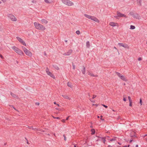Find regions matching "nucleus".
Instances as JSON below:
<instances>
[{"mask_svg":"<svg viewBox=\"0 0 147 147\" xmlns=\"http://www.w3.org/2000/svg\"><path fill=\"white\" fill-rule=\"evenodd\" d=\"M22 49L26 54L29 57H31L32 56V53L24 47H22Z\"/></svg>","mask_w":147,"mask_h":147,"instance_id":"nucleus-4","label":"nucleus"},{"mask_svg":"<svg viewBox=\"0 0 147 147\" xmlns=\"http://www.w3.org/2000/svg\"><path fill=\"white\" fill-rule=\"evenodd\" d=\"M72 52L71 51H69V52H67V53H65L63 55L65 56L69 55H70Z\"/></svg>","mask_w":147,"mask_h":147,"instance_id":"nucleus-17","label":"nucleus"},{"mask_svg":"<svg viewBox=\"0 0 147 147\" xmlns=\"http://www.w3.org/2000/svg\"><path fill=\"white\" fill-rule=\"evenodd\" d=\"M117 16H115L114 17L115 18L118 19V17H125L127 18L126 16L123 14L121 13L119 11H117Z\"/></svg>","mask_w":147,"mask_h":147,"instance_id":"nucleus-8","label":"nucleus"},{"mask_svg":"<svg viewBox=\"0 0 147 147\" xmlns=\"http://www.w3.org/2000/svg\"><path fill=\"white\" fill-rule=\"evenodd\" d=\"M3 2H5L6 1V0H1Z\"/></svg>","mask_w":147,"mask_h":147,"instance_id":"nucleus-45","label":"nucleus"},{"mask_svg":"<svg viewBox=\"0 0 147 147\" xmlns=\"http://www.w3.org/2000/svg\"><path fill=\"white\" fill-rule=\"evenodd\" d=\"M62 121L63 122H65V120L64 119H63L62 120Z\"/></svg>","mask_w":147,"mask_h":147,"instance_id":"nucleus-40","label":"nucleus"},{"mask_svg":"<svg viewBox=\"0 0 147 147\" xmlns=\"http://www.w3.org/2000/svg\"><path fill=\"white\" fill-rule=\"evenodd\" d=\"M110 140L111 141H113L115 140L113 139H112Z\"/></svg>","mask_w":147,"mask_h":147,"instance_id":"nucleus-42","label":"nucleus"},{"mask_svg":"<svg viewBox=\"0 0 147 147\" xmlns=\"http://www.w3.org/2000/svg\"><path fill=\"white\" fill-rule=\"evenodd\" d=\"M92 133L91 134H94L95 133V131L94 129H92L91 130Z\"/></svg>","mask_w":147,"mask_h":147,"instance_id":"nucleus-25","label":"nucleus"},{"mask_svg":"<svg viewBox=\"0 0 147 147\" xmlns=\"http://www.w3.org/2000/svg\"><path fill=\"white\" fill-rule=\"evenodd\" d=\"M135 28V27L133 25H131L130 27V29H134Z\"/></svg>","mask_w":147,"mask_h":147,"instance_id":"nucleus-23","label":"nucleus"},{"mask_svg":"<svg viewBox=\"0 0 147 147\" xmlns=\"http://www.w3.org/2000/svg\"><path fill=\"white\" fill-rule=\"evenodd\" d=\"M128 98L129 102V106L130 107H131L132 105V101L130 97L129 96L128 97Z\"/></svg>","mask_w":147,"mask_h":147,"instance_id":"nucleus-15","label":"nucleus"},{"mask_svg":"<svg viewBox=\"0 0 147 147\" xmlns=\"http://www.w3.org/2000/svg\"><path fill=\"white\" fill-rule=\"evenodd\" d=\"M59 69L58 67H57V69Z\"/></svg>","mask_w":147,"mask_h":147,"instance_id":"nucleus-57","label":"nucleus"},{"mask_svg":"<svg viewBox=\"0 0 147 147\" xmlns=\"http://www.w3.org/2000/svg\"><path fill=\"white\" fill-rule=\"evenodd\" d=\"M13 109H14L15 110H16V111H17L16 109L15 108H14V107H13ZM17 111H18L17 110Z\"/></svg>","mask_w":147,"mask_h":147,"instance_id":"nucleus-50","label":"nucleus"},{"mask_svg":"<svg viewBox=\"0 0 147 147\" xmlns=\"http://www.w3.org/2000/svg\"><path fill=\"white\" fill-rule=\"evenodd\" d=\"M90 100V101H91V102H95L94 101H92L91 100Z\"/></svg>","mask_w":147,"mask_h":147,"instance_id":"nucleus-47","label":"nucleus"},{"mask_svg":"<svg viewBox=\"0 0 147 147\" xmlns=\"http://www.w3.org/2000/svg\"><path fill=\"white\" fill-rule=\"evenodd\" d=\"M16 52L20 55H24L23 52L18 48Z\"/></svg>","mask_w":147,"mask_h":147,"instance_id":"nucleus-13","label":"nucleus"},{"mask_svg":"<svg viewBox=\"0 0 147 147\" xmlns=\"http://www.w3.org/2000/svg\"><path fill=\"white\" fill-rule=\"evenodd\" d=\"M119 147H121L119 146Z\"/></svg>","mask_w":147,"mask_h":147,"instance_id":"nucleus-62","label":"nucleus"},{"mask_svg":"<svg viewBox=\"0 0 147 147\" xmlns=\"http://www.w3.org/2000/svg\"><path fill=\"white\" fill-rule=\"evenodd\" d=\"M57 105L58 106V107H59V104H57Z\"/></svg>","mask_w":147,"mask_h":147,"instance_id":"nucleus-46","label":"nucleus"},{"mask_svg":"<svg viewBox=\"0 0 147 147\" xmlns=\"http://www.w3.org/2000/svg\"><path fill=\"white\" fill-rule=\"evenodd\" d=\"M97 117H98V118H99V116H97Z\"/></svg>","mask_w":147,"mask_h":147,"instance_id":"nucleus-53","label":"nucleus"},{"mask_svg":"<svg viewBox=\"0 0 147 147\" xmlns=\"http://www.w3.org/2000/svg\"><path fill=\"white\" fill-rule=\"evenodd\" d=\"M63 136L64 137L65 140L66 141V138L65 136L64 135H63Z\"/></svg>","mask_w":147,"mask_h":147,"instance_id":"nucleus-35","label":"nucleus"},{"mask_svg":"<svg viewBox=\"0 0 147 147\" xmlns=\"http://www.w3.org/2000/svg\"><path fill=\"white\" fill-rule=\"evenodd\" d=\"M41 21L42 24H47L48 22L47 20L45 19H42Z\"/></svg>","mask_w":147,"mask_h":147,"instance_id":"nucleus-14","label":"nucleus"},{"mask_svg":"<svg viewBox=\"0 0 147 147\" xmlns=\"http://www.w3.org/2000/svg\"><path fill=\"white\" fill-rule=\"evenodd\" d=\"M88 75H90L91 76H93V77H96L97 76L96 75H95L94 74H93V73L91 72H88Z\"/></svg>","mask_w":147,"mask_h":147,"instance_id":"nucleus-18","label":"nucleus"},{"mask_svg":"<svg viewBox=\"0 0 147 147\" xmlns=\"http://www.w3.org/2000/svg\"><path fill=\"white\" fill-rule=\"evenodd\" d=\"M11 96H12L13 97H15L16 98H17V96H16V95H15V94H14L13 93H11Z\"/></svg>","mask_w":147,"mask_h":147,"instance_id":"nucleus-22","label":"nucleus"},{"mask_svg":"<svg viewBox=\"0 0 147 147\" xmlns=\"http://www.w3.org/2000/svg\"><path fill=\"white\" fill-rule=\"evenodd\" d=\"M146 45H147V41L146 42Z\"/></svg>","mask_w":147,"mask_h":147,"instance_id":"nucleus-56","label":"nucleus"},{"mask_svg":"<svg viewBox=\"0 0 147 147\" xmlns=\"http://www.w3.org/2000/svg\"><path fill=\"white\" fill-rule=\"evenodd\" d=\"M62 2L64 4L69 6H71L74 5V3L70 0H61Z\"/></svg>","mask_w":147,"mask_h":147,"instance_id":"nucleus-3","label":"nucleus"},{"mask_svg":"<svg viewBox=\"0 0 147 147\" xmlns=\"http://www.w3.org/2000/svg\"><path fill=\"white\" fill-rule=\"evenodd\" d=\"M69 116H68V117L66 118V120H68V119H69Z\"/></svg>","mask_w":147,"mask_h":147,"instance_id":"nucleus-43","label":"nucleus"},{"mask_svg":"<svg viewBox=\"0 0 147 147\" xmlns=\"http://www.w3.org/2000/svg\"><path fill=\"white\" fill-rule=\"evenodd\" d=\"M1 2L0 1V4L1 3Z\"/></svg>","mask_w":147,"mask_h":147,"instance_id":"nucleus-55","label":"nucleus"},{"mask_svg":"<svg viewBox=\"0 0 147 147\" xmlns=\"http://www.w3.org/2000/svg\"><path fill=\"white\" fill-rule=\"evenodd\" d=\"M86 46L87 47L89 48L90 46V42L89 41H87L86 43Z\"/></svg>","mask_w":147,"mask_h":147,"instance_id":"nucleus-21","label":"nucleus"},{"mask_svg":"<svg viewBox=\"0 0 147 147\" xmlns=\"http://www.w3.org/2000/svg\"><path fill=\"white\" fill-rule=\"evenodd\" d=\"M67 86L70 87L71 88L72 87V85H71V83L69 82H68L67 83Z\"/></svg>","mask_w":147,"mask_h":147,"instance_id":"nucleus-24","label":"nucleus"},{"mask_svg":"<svg viewBox=\"0 0 147 147\" xmlns=\"http://www.w3.org/2000/svg\"><path fill=\"white\" fill-rule=\"evenodd\" d=\"M102 105L103 106H104V107H105V108H106L108 107L107 106L105 105Z\"/></svg>","mask_w":147,"mask_h":147,"instance_id":"nucleus-34","label":"nucleus"},{"mask_svg":"<svg viewBox=\"0 0 147 147\" xmlns=\"http://www.w3.org/2000/svg\"><path fill=\"white\" fill-rule=\"evenodd\" d=\"M136 147H138V145H136Z\"/></svg>","mask_w":147,"mask_h":147,"instance_id":"nucleus-52","label":"nucleus"},{"mask_svg":"<svg viewBox=\"0 0 147 147\" xmlns=\"http://www.w3.org/2000/svg\"><path fill=\"white\" fill-rule=\"evenodd\" d=\"M129 14L134 18L138 20L141 19V17L137 13H135L133 12H131Z\"/></svg>","mask_w":147,"mask_h":147,"instance_id":"nucleus-7","label":"nucleus"},{"mask_svg":"<svg viewBox=\"0 0 147 147\" xmlns=\"http://www.w3.org/2000/svg\"><path fill=\"white\" fill-rule=\"evenodd\" d=\"M7 16L8 18L12 21L16 22L17 20V18L16 17L13 15L11 14H8Z\"/></svg>","mask_w":147,"mask_h":147,"instance_id":"nucleus-5","label":"nucleus"},{"mask_svg":"<svg viewBox=\"0 0 147 147\" xmlns=\"http://www.w3.org/2000/svg\"><path fill=\"white\" fill-rule=\"evenodd\" d=\"M12 49L14 51L16 52L17 51V50L18 49V48L16 47H12Z\"/></svg>","mask_w":147,"mask_h":147,"instance_id":"nucleus-20","label":"nucleus"},{"mask_svg":"<svg viewBox=\"0 0 147 147\" xmlns=\"http://www.w3.org/2000/svg\"><path fill=\"white\" fill-rule=\"evenodd\" d=\"M140 104L141 105H142V100L141 99H140Z\"/></svg>","mask_w":147,"mask_h":147,"instance_id":"nucleus-31","label":"nucleus"},{"mask_svg":"<svg viewBox=\"0 0 147 147\" xmlns=\"http://www.w3.org/2000/svg\"><path fill=\"white\" fill-rule=\"evenodd\" d=\"M0 57L2 58V59H3V57L1 55H0Z\"/></svg>","mask_w":147,"mask_h":147,"instance_id":"nucleus-39","label":"nucleus"},{"mask_svg":"<svg viewBox=\"0 0 147 147\" xmlns=\"http://www.w3.org/2000/svg\"><path fill=\"white\" fill-rule=\"evenodd\" d=\"M82 73L83 74H85V68L84 67H83L82 68Z\"/></svg>","mask_w":147,"mask_h":147,"instance_id":"nucleus-19","label":"nucleus"},{"mask_svg":"<svg viewBox=\"0 0 147 147\" xmlns=\"http://www.w3.org/2000/svg\"><path fill=\"white\" fill-rule=\"evenodd\" d=\"M84 16L87 18L92 20L97 23L99 22V20L96 17L86 14H84Z\"/></svg>","mask_w":147,"mask_h":147,"instance_id":"nucleus-2","label":"nucleus"},{"mask_svg":"<svg viewBox=\"0 0 147 147\" xmlns=\"http://www.w3.org/2000/svg\"><path fill=\"white\" fill-rule=\"evenodd\" d=\"M45 3H51V2L49 1V0H45Z\"/></svg>","mask_w":147,"mask_h":147,"instance_id":"nucleus-28","label":"nucleus"},{"mask_svg":"<svg viewBox=\"0 0 147 147\" xmlns=\"http://www.w3.org/2000/svg\"><path fill=\"white\" fill-rule=\"evenodd\" d=\"M54 103L55 104V105H57V103L56 102H54Z\"/></svg>","mask_w":147,"mask_h":147,"instance_id":"nucleus-48","label":"nucleus"},{"mask_svg":"<svg viewBox=\"0 0 147 147\" xmlns=\"http://www.w3.org/2000/svg\"><path fill=\"white\" fill-rule=\"evenodd\" d=\"M123 147H127V146H125Z\"/></svg>","mask_w":147,"mask_h":147,"instance_id":"nucleus-54","label":"nucleus"},{"mask_svg":"<svg viewBox=\"0 0 147 147\" xmlns=\"http://www.w3.org/2000/svg\"><path fill=\"white\" fill-rule=\"evenodd\" d=\"M96 95H93V97H92V98L93 99L95 98L96 97Z\"/></svg>","mask_w":147,"mask_h":147,"instance_id":"nucleus-32","label":"nucleus"},{"mask_svg":"<svg viewBox=\"0 0 147 147\" xmlns=\"http://www.w3.org/2000/svg\"><path fill=\"white\" fill-rule=\"evenodd\" d=\"M53 117L54 119H59V117H54V116H53Z\"/></svg>","mask_w":147,"mask_h":147,"instance_id":"nucleus-37","label":"nucleus"},{"mask_svg":"<svg viewBox=\"0 0 147 147\" xmlns=\"http://www.w3.org/2000/svg\"><path fill=\"white\" fill-rule=\"evenodd\" d=\"M76 33L78 35L80 34V31L79 30H77V31H76Z\"/></svg>","mask_w":147,"mask_h":147,"instance_id":"nucleus-27","label":"nucleus"},{"mask_svg":"<svg viewBox=\"0 0 147 147\" xmlns=\"http://www.w3.org/2000/svg\"><path fill=\"white\" fill-rule=\"evenodd\" d=\"M35 104L36 105H39V104H40V103H39L38 102H36V103H35Z\"/></svg>","mask_w":147,"mask_h":147,"instance_id":"nucleus-33","label":"nucleus"},{"mask_svg":"<svg viewBox=\"0 0 147 147\" xmlns=\"http://www.w3.org/2000/svg\"><path fill=\"white\" fill-rule=\"evenodd\" d=\"M132 142V140H131L130 141V142Z\"/></svg>","mask_w":147,"mask_h":147,"instance_id":"nucleus-58","label":"nucleus"},{"mask_svg":"<svg viewBox=\"0 0 147 147\" xmlns=\"http://www.w3.org/2000/svg\"><path fill=\"white\" fill-rule=\"evenodd\" d=\"M73 69H75L76 68V67L75 65L74 64H73Z\"/></svg>","mask_w":147,"mask_h":147,"instance_id":"nucleus-29","label":"nucleus"},{"mask_svg":"<svg viewBox=\"0 0 147 147\" xmlns=\"http://www.w3.org/2000/svg\"><path fill=\"white\" fill-rule=\"evenodd\" d=\"M138 60L139 61H141L142 60V58L141 57H139L138 58Z\"/></svg>","mask_w":147,"mask_h":147,"instance_id":"nucleus-36","label":"nucleus"},{"mask_svg":"<svg viewBox=\"0 0 147 147\" xmlns=\"http://www.w3.org/2000/svg\"><path fill=\"white\" fill-rule=\"evenodd\" d=\"M123 100L124 101H126V98H125L124 97H123Z\"/></svg>","mask_w":147,"mask_h":147,"instance_id":"nucleus-38","label":"nucleus"},{"mask_svg":"<svg viewBox=\"0 0 147 147\" xmlns=\"http://www.w3.org/2000/svg\"><path fill=\"white\" fill-rule=\"evenodd\" d=\"M109 147H112V146H110V145H109Z\"/></svg>","mask_w":147,"mask_h":147,"instance_id":"nucleus-49","label":"nucleus"},{"mask_svg":"<svg viewBox=\"0 0 147 147\" xmlns=\"http://www.w3.org/2000/svg\"><path fill=\"white\" fill-rule=\"evenodd\" d=\"M116 74L117 76L123 81H127V80L126 78V77L125 76L121 74L118 72H117Z\"/></svg>","mask_w":147,"mask_h":147,"instance_id":"nucleus-6","label":"nucleus"},{"mask_svg":"<svg viewBox=\"0 0 147 147\" xmlns=\"http://www.w3.org/2000/svg\"><path fill=\"white\" fill-rule=\"evenodd\" d=\"M34 24L35 28L37 29L42 31L45 30L46 29L44 26L37 22H34Z\"/></svg>","mask_w":147,"mask_h":147,"instance_id":"nucleus-1","label":"nucleus"},{"mask_svg":"<svg viewBox=\"0 0 147 147\" xmlns=\"http://www.w3.org/2000/svg\"><path fill=\"white\" fill-rule=\"evenodd\" d=\"M16 39L18 40L21 44L24 46L26 45V44L24 41V40L22 39L21 38H20L19 37H17Z\"/></svg>","mask_w":147,"mask_h":147,"instance_id":"nucleus-10","label":"nucleus"},{"mask_svg":"<svg viewBox=\"0 0 147 147\" xmlns=\"http://www.w3.org/2000/svg\"><path fill=\"white\" fill-rule=\"evenodd\" d=\"M102 115H101L100 116V119L101 120H102V121H104V119H102Z\"/></svg>","mask_w":147,"mask_h":147,"instance_id":"nucleus-30","label":"nucleus"},{"mask_svg":"<svg viewBox=\"0 0 147 147\" xmlns=\"http://www.w3.org/2000/svg\"><path fill=\"white\" fill-rule=\"evenodd\" d=\"M46 71L47 74L48 75L54 79L55 78V77L54 76L53 74H52L51 72L49 71V69L48 68H47V69H46Z\"/></svg>","mask_w":147,"mask_h":147,"instance_id":"nucleus-11","label":"nucleus"},{"mask_svg":"<svg viewBox=\"0 0 147 147\" xmlns=\"http://www.w3.org/2000/svg\"><path fill=\"white\" fill-rule=\"evenodd\" d=\"M32 2L33 3H35V1H34V0H33L32 1Z\"/></svg>","mask_w":147,"mask_h":147,"instance_id":"nucleus-41","label":"nucleus"},{"mask_svg":"<svg viewBox=\"0 0 147 147\" xmlns=\"http://www.w3.org/2000/svg\"><path fill=\"white\" fill-rule=\"evenodd\" d=\"M118 45L120 47H122L125 49H129V46L125 43H118Z\"/></svg>","mask_w":147,"mask_h":147,"instance_id":"nucleus-9","label":"nucleus"},{"mask_svg":"<svg viewBox=\"0 0 147 147\" xmlns=\"http://www.w3.org/2000/svg\"><path fill=\"white\" fill-rule=\"evenodd\" d=\"M109 25L113 27H114L115 26H119V25L117 23H114L113 22H110L109 23Z\"/></svg>","mask_w":147,"mask_h":147,"instance_id":"nucleus-12","label":"nucleus"},{"mask_svg":"<svg viewBox=\"0 0 147 147\" xmlns=\"http://www.w3.org/2000/svg\"><path fill=\"white\" fill-rule=\"evenodd\" d=\"M62 96L65 98L67 99L70 100V98L67 95H62Z\"/></svg>","mask_w":147,"mask_h":147,"instance_id":"nucleus-16","label":"nucleus"},{"mask_svg":"<svg viewBox=\"0 0 147 147\" xmlns=\"http://www.w3.org/2000/svg\"><path fill=\"white\" fill-rule=\"evenodd\" d=\"M140 0L141 1V0Z\"/></svg>","mask_w":147,"mask_h":147,"instance_id":"nucleus-63","label":"nucleus"},{"mask_svg":"<svg viewBox=\"0 0 147 147\" xmlns=\"http://www.w3.org/2000/svg\"><path fill=\"white\" fill-rule=\"evenodd\" d=\"M118 144L120 145V143H118Z\"/></svg>","mask_w":147,"mask_h":147,"instance_id":"nucleus-61","label":"nucleus"},{"mask_svg":"<svg viewBox=\"0 0 147 147\" xmlns=\"http://www.w3.org/2000/svg\"><path fill=\"white\" fill-rule=\"evenodd\" d=\"M104 141V143H105V140H104V141Z\"/></svg>","mask_w":147,"mask_h":147,"instance_id":"nucleus-51","label":"nucleus"},{"mask_svg":"<svg viewBox=\"0 0 147 147\" xmlns=\"http://www.w3.org/2000/svg\"><path fill=\"white\" fill-rule=\"evenodd\" d=\"M115 49H116V48L115 47H114Z\"/></svg>","mask_w":147,"mask_h":147,"instance_id":"nucleus-60","label":"nucleus"},{"mask_svg":"<svg viewBox=\"0 0 147 147\" xmlns=\"http://www.w3.org/2000/svg\"><path fill=\"white\" fill-rule=\"evenodd\" d=\"M28 128H29L30 129H32L34 130H37V129L36 128H33L32 127H29Z\"/></svg>","mask_w":147,"mask_h":147,"instance_id":"nucleus-26","label":"nucleus"},{"mask_svg":"<svg viewBox=\"0 0 147 147\" xmlns=\"http://www.w3.org/2000/svg\"><path fill=\"white\" fill-rule=\"evenodd\" d=\"M74 147H76V146H75H75H74Z\"/></svg>","mask_w":147,"mask_h":147,"instance_id":"nucleus-59","label":"nucleus"},{"mask_svg":"<svg viewBox=\"0 0 147 147\" xmlns=\"http://www.w3.org/2000/svg\"><path fill=\"white\" fill-rule=\"evenodd\" d=\"M57 110L60 111V109L58 108H56L55 109Z\"/></svg>","mask_w":147,"mask_h":147,"instance_id":"nucleus-44","label":"nucleus"}]
</instances>
